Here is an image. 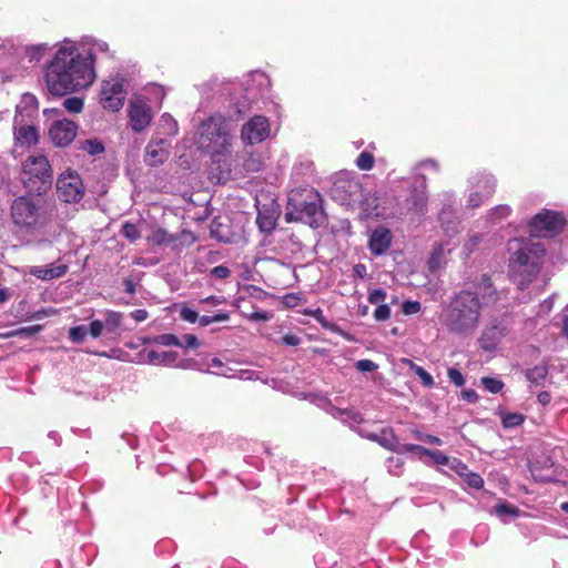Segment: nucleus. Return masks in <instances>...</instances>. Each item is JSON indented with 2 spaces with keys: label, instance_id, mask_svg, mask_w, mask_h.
<instances>
[{
  "label": "nucleus",
  "instance_id": "61",
  "mask_svg": "<svg viewBox=\"0 0 568 568\" xmlns=\"http://www.w3.org/2000/svg\"><path fill=\"white\" fill-rule=\"evenodd\" d=\"M103 327L104 324L102 322L93 321L88 327V334H90L93 338H97L101 335Z\"/></svg>",
  "mask_w": 568,
  "mask_h": 568
},
{
  "label": "nucleus",
  "instance_id": "47",
  "mask_svg": "<svg viewBox=\"0 0 568 568\" xmlns=\"http://www.w3.org/2000/svg\"><path fill=\"white\" fill-rule=\"evenodd\" d=\"M122 321V314L119 312H108L105 317V327L110 331H114L120 326Z\"/></svg>",
  "mask_w": 568,
  "mask_h": 568
},
{
  "label": "nucleus",
  "instance_id": "38",
  "mask_svg": "<svg viewBox=\"0 0 568 568\" xmlns=\"http://www.w3.org/2000/svg\"><path fill=\"white\" fill-rule=\"evenodd\" d=\"M207 371L216 375L233 377V375L230 373L231 369L226 367L217 357H214L207 364Z\"/></svg>",
  "mask_w": 568,
  "mask_h": 568
},
{
  "label": "nucleus",
  "instance_id": "22",
  "mask_svg": "<svg viewBox=\"0 0 568 568\" xmlns=\"http://www.w3.org/2000/svg\"><path fill=\"white\" fill-rule=\"evenodd\" d=\"M505 336V327L493 325L487 327L479 339L481 348L493 351Z\"/></svg>",
  "mask_w": 568,
  "mask_h": 568
},
{
  "label": "nucleus",
  "instance_id": "34",
  "mask_svg": "<svg viewBox=\"0 0 568 568\" xmlns=\"http://www.w3.org/2000/svg\"><path fill=\"white\" fill-rule=\"evenodd\" d=\"M79 148L93 156L102 154L105 150L103 143L98 139H88L80 141Z\"/></svg>",
  "mask_w": 568,
  "mask_h": 568
},
{
  "label": "nucleus",
  "instance_id": "1",
  "mask_svg": "<svg viewBox=\"0 0 568 568\" xmlns=\"http://www.w3.org/2000/svg\"><path fill=\"white\" fill-rule=\"evenodd\" d=\"M53 49L43 68V81L50 94L63 97L87 89L95 81L93 58L81 53L75 41L65 38Z\"/></svg>",
  "mask_w": 568,
  "mask_h": 568
},
{
  "label": "nucleus",
  "instance_id": "52",
  "mask_svg": "<svg viewBox=\"0 0 568 568\" xmlns=\"http://www.w3.org/2000/svg\"><path fill=\"white\" fill-rule=\"evenodd\" d=\"M403 464H404V462H403L402 457H399V456L389 457L387 459V468H388L389 473H392L393 475H396V476H398L400 474Z\"/></svg>",
  "mask_w": 568,
  "mask_h": 568
},
{
  "label": "nucleus",
  "instance_id": "36",
  "mask_svg": "<svg viewBox=\"0 0 568 568\" xmlns=\"http://www.w3.org/2000/svg\"><path fill=\"white\" fill-rule=\"evenodd\" d=\"M415 174L424 178V172H439V164L433 159H426L420 161L414 169Z\"/></svg>",
  "mask_w": 568,
  "mask_h": 568
},
{
  "label": "nucleus",
  "instance_id": "23",
  "mask_svg": "<svg viewBox=\"0 0 568 568\" xmlns=\"http://www.w3.org/2000/svg\"><path fill=\"white\" fill-rule=\"evenodd\" d=\"M68 267L65 265L55 266H33L30 270V274L37 278L49 281L59 278L67 273Z\"/></svg>",
  "mask_w": 568,
  "mask_h": 568
},
{
  "label": "nucleus",
  "instance_id": "29",
  "mask_svg": "<svg viewBox=\"0 0 568 568\" xmlns=\"http://www.w3.org/2000/svg\"><path fill=\"white\" fill-rule=\"evenodd\" d=\"M256 222L258 227L263 232H270L275 227L276 224V213L274 210H266L263 212L258 209Z\"/></svg>",
  "mask_w": 568,
  "mask_h": 568
},
{
  "label": "nucleus",
  "instance_id": "33",
  "mask_svg": "<svg viewBox=\"0 0 568 568\" xmlns=\"http://www.w3.org/2000/svg\"><path fill=\"white\" fill-rule=\"evenodd\" d=\"M244 302H245V300L243 297H237L235 301V306L237 307V310L241 312V314L243 316L247 317L251 321H255V322H267L271 318L270 313H267L265 311H255L252 313H246L242 308L243 307L242 304Z\"/></svg>",
  "mask_w": 568,
  "mask_h": 568
},
{
  "label": "nucleus",
  "instance_id": "20",
  "mask_svg": "<svg viewBox=\"0 0 568 568\" xmlns=\"http://www.w3.org/2000/svg\"><path fill=\"white\" fill-rule=\"evenodd\" d=\"M393 235L385 226L376 227L369 236L368 248L373 255L379 256L387 252L392 244Z\"/></svg>",
  "mask_w": 568,
  "mask_h": 568
},
{
  "label": "nucleus",
  "instance_id": "44",
  "mask_svg": "<svg viewBox=\"0 0 568 568\" xmlns=\"http://www.w3.org/2000/svg\"><path fill=\"white\" fill-rule=\"evenodd\" d=\"M88 335V327L84 325L71 327L69 331V338L73 343H82Z\"/></svg>",
  "mask_w": 568,
  "mask_h": 568
},
{
  "label": "nucleus",
  "instance_id": "37",
  "mask_svg": "<svg viewBox=\"0 0 568 568\" xmlns=\"http://www.w3.org/2000/svg\"><path fill=\"white\" fill-rule=\"evenodd\" d=\"M161 125L164 132L169 135H176L179 133V124L176 120L169 113L162 114Z\"/></svg>",
  "mask_w": 568,
  "mask_h": 568
},
{
  "label": "nucleus",
  "instance_id": "2",
  "mask_svg": "<svg viewBox=\"0 0 568 568\" xmlns=\"http://www.w3.org/2000/svg\"><path fill=\"white\" fill-rule=\"evenodd\" d=\"M194 143L200 151L210 156L217 165V182H225L232 176L233 131L229 122L220 114L203 120L194 133Z\"/></svg>",
  "mask_w": 568,
  "mask_h": 568
},
{
  "label": "nucleus",
  "instance_id": "41",
  "mask_svg": "<svg viewBox=\"0 0 568 568\" xmlns=\"http://www.w3.org/2000/svg\"><path fill=\"white\" fill-rule=\"evenodd\" d=\"M122 234L124 237H126L130 242H134L138 239H140V230L139 227L130 222H125L122 225Z\"/></svg>",
  "mask_w": 568,
  "mask_h": 568
},
{
  "label": "nucleus",
  "instance_id": "11",
  "mask_svg": "<svg viewBox=\"0 0 568 568\" xmlns=\"http://www.w3.org/2000/svg\"><path fill=\"white\" fill-rule=\"evenodd\" d=\"M125 100V90L123 79L113 78L102 82L100 92V103L104 109L113 112L119 111Z\"/></svg>",
  "mask_w": 568,
  "mask_h": 568
},
{
  "label": "nucleus",
  "instance_id": "60",
  "mask_svg": "<svg viewBox=\"0 0 568 568\" xmlns=\"http://www.w3.org/2000/svg\"><path fill=\"white\" fill-rule=\"evenodd\" d=\"M180 315L184 321L189 323H195L196 320L199 318V314L194 310L189 307H183L180 312Z\"/></svg>",
  "mask_w": 568,
  "mask_h": 568
},
{
  "label": "nucleus",
  "instance_id": "10",
  "mask_svg": "<svg viewBox=\"0 0 568 568\" xmlns=\"http://www.w3.org/2000/svg\"><path fill=\"white\" fill-rule=\"evenodd\" d=\"M59 197L65 203H78L84 196V184L74 170L68 169L60 174L57 181Z\"/></svg>",
  "mask_w": 568,
  "mask_h": 568
},
{
  "label": "nucleus",
  "instance_id": "53",
  "mask_svg": "<svg viewBox=\"0 0 568 568\" xmlns=\"http://www.w3.org/2000/svg\"><path fill=\"white\" fill-rule=\"evenodd\" d=\"M155 343L162 346H178L180 339L173 334H162L155 338Z\"/></svg>",
  "mask_w": 568,
  "mask_h": 568
},
{
  "label": "nucleus",
  "instance_id": "63",
  "mask_svg": "<svg viewBox=\"0 0 568 568\" xmlns=\"http://www.w3.org/2000/svg\"><path fill=\"white\" fill-rule=\"evenodd\" d=\"M41 329H42L41 325H32V326L20 328L17 332V334L21 335V336L29 337V336H33V335L38 334Z\"/></svg>",
  "mask_w": 568,
  "mask_h": 568
},
{
  "label": "nucleus",
  "instance_id": "56",
  "mask_svg": "<svg viewBox=\"0 0 568 568\" xmlns=\"http://www.w3.org/2000/svg\"><path fill=\"white\" fill-rule=\"evenodd\" d=\"M183 348H195L199 346V342L195 335L185 334L182 339H180V344L178 345Z\"/></svg>",
  "mask_w": 568,
  "mask_h": 568
},
{
  "label": "nucleus",
  "instance_id": "9",
  "mask_svg": "<svg viewBox=\"0 0 568 568\" xmlns=\"http://www.w3.org/2000/svg\"><path fill=\"white\" fill-rule=\"evenodd\" d=\"M565 225L564 216L551 210L537 213L529 223V232L536 237H548L559 233Z\"/></svg>",
  "mask_w": 568,
  "mask_h": 568
},
{
  "label": "nucleus",
  "instance_id": "6",
  "mask_svg": "<svg viewBox=\"0 0 568 568\" xmlns=\"http://www.w3.org/2000/svg\"><path fill=\"white\" fill-rule=\"evenodd\" d=\"M323 216L320 193L310 186L295 187L288 192L285 219L317 226Z\"/></svg>",
  "mask_w": 568,
  "mask_h": 568
},
{
  "label": "nucleus",
  "instance_id": "45",
  "mask_svg": "<svg viewBox=\"0 0 568 568\" xmlns=\"http://www.w3.org/2000/svg\"><path fill=\"white\" fill-rule=\"evenodd\" d=\"M356 164L361 170L368 171L374 166V158L368 152H362L356 160Z\"/></svg>",
  "mask_w": 568,
  "mask_h": 568
},
{
  "label": "nucleus",
  "instance_id": "15",
  "mask_svg": "<svg viewBox=\"0 0 568 568\" xmlns=\"http://www.w3.org/2000/svg\"><path fill=\"white\" fill-rule=\"evenodd\" d=\"M149 243L153 245L168 244L172 248L178 250L182 245H189L194 242V236L191 232H181L178 235L169 234L164 229L156 227L146 236Z\"/></svg>",
  "mask_w": 568,
  "mask_h": 568
},
{
  "label": "nucleus",
  "instance_id": "49",
  "mask_svg": "<svg viewBox=\"0 0 568 568\" xmlns=\"http://www.w3.org/2000/svg\"><path fill=\"white\" fill-rule=\"evenodd\" d=\"M495 511L499 517H505V516L515 517L518 515L519 509L516 507H513L510 505H507V504H498L495 506Z\"/></svg>",
  "mask_w": 568,
  "mask_h": 568
},
{
  "label": "nucleus",
  "instance_id": "16",
  "mask_svg": "<svg viewBox=\"0 0 568 568\" xmlns=\"http://www.w3.org/2000/svg\"><path fill=\"white\" fill-rule=\"evenodd\" d=\"M143 359L146 363L156 366H175L183 369L193 367V363L191 361H182L178 363V354L175 352L162 348L145 351Z\"/></svg>",
  "mask_w": 568,
  "mask_h": 568
},
{
  "label": "nucleus",
  "instance_id": "18",
  "mask_svg": "<svg viewBox=\"0 0 568 568\" xmlns=\"http://www.w3.org/2000/svg\"><path fill=\"white\" fill-rule=\"evenodd\" d=\"M13 136L16 146L30 148L37 144L39 132L33 122H14Z\"/></svg>",
  "mask_w": 568,
  "mask_h": 568
},
{
  "label": "nucleus",
  "instance_id": "24",
  "mask_svg": "<svg viewBox=\"0 0 568 568\" xmlns=\"http://www.w3.org/2000/svg\"><path fill=\"white\" fill-rule=\"evenodd\" d=\"M453 463H456L457 473L464 478L465 483L475 489H480L484 486V479L480 475L469 471L467 466L458 462L457 459H453Z\"/></svg>",
  "mask_w": 568,
  "mask_h": 568
},
{
  "label": "nucleus",
  "instance_id": "48",
  "mask_svg": "<svg viewBox=\"0 0 568 568\" xmlns=\"http://www.w3.org/2000/svg\"><path fill=\"white\" fill-rule=\"evenodd\" d=\"M412 369L414 373L420 378L422 383L427 386L432 387L434 385V378L432 375L426 372L422 366H417L415 364L412 365Z\"/></svg>",
  "mask_w": 568,
  "mask_h": 568
},
{
  "label": "nucleus",
  "instance_id": "30",
  "mask_svg": "<svg viewBox=\"0 0 568 568\" xmlns=\"http://www.w3.org/2000/svg\"><path fill=\"white\" fill-rule=\"evenodd\" d=\"M511 213L509 205L500 204L488 211L486 219L491 225L498 224L506 220Z\"/></svg>",
  "mask_w": 568,
  "mask_h": 568
},
{
  "label": "nucleus",
  "instance_id": "5",
  "mask_svg": "<svg viewBox=\"0 0 568 568\" xmlns=\"http://www.w3.org/2000/svg\"><path fill=\"white\" fill-rule=\"evenodd\" d=\"M333 196L342 205L349 209L358 207L366 217L387 219L390 212L385 206L386 199L376 193H365L357 180L341 182L333 190Z\"/></svg>",
  "mask_w": 568,
  "mask_h": 568
},
{
  "label": "nucleus",
  "instance_id": "51",
  "mask_svg": "<svg viewBox=\"0 0 568 568\" xmlns=\"http://www.w3.org/2000/svg\"><path fill=\"white\" fill-rule=\"evenodd\" d=\"M422 310V304L418 301H405L402 304V312L405 315H414L419 313Z\"/></svg>",
  "mask_w": 568,
  "mask_h": 568
},
{
  "label": "nucleus",
  "instance_id": "40",
  "mask_svg": "<svg viewBox=\"0 0 568 568\" xmlns=\"http://www.w3.org/2000/svg\"><path fill=\"white\" fill-rule=\"evenodd\" d=\"M524 422V416L519 413H507L503 416V426L505 428H514Z\"/></svg>",
  "mask_w": 568,
  "mask_h": 568
},
{
  "label": "nucleus",
  "instance_id": "64",
  "mask_svg": "<svg viewBox=\"0 0 568 568\" xmlns=\"http://www.w3.org/2000/svg\"><path fill=\"white\" fill-rule=\"evenodd\" d=\"M230 270L226 266L219 265L212 268L211 274L216 278H226L230 276Z\"/></svg>",
  "mask_w": 568,
  "mask_h": 568
},
{
  "label": "nucleus",
  "instance_id": "32",
  "mask_svg": "<svg viewBox=\"0 0 568 568\" xmlns=\"http://www.w3.org/2000/svg\"><path fill=\"white\" fill-rule=\"evenodd\" d=\"M446 251L443 245L436 246L427 262L430 272H436L445 262Z\"/></svg>",
  "mask_w": 568,
  "mask_h": 568
},
{
  "label": "nucleus",
  "instance_id": "31",
  "mask_svg": "<svg viewBox=\"0 0 568 568\" xmlns=\"http://www.w3.org/2000/svg\"><path fill=\"white\" fill-rule=\"evenodd\" d=\"M81 53L83 54H90L93 58V69L95 70V60L98 54L100 53H108L109 52V44L102 40H94L89 48L80 47Z\"/></svg>",
  "mask_w": 568,
  "mask_h": 568
},
{
  "label": "nucleus",
  "instance_id": "58",
  "mask_svg": "<svg viewBox=\"0 0 568 568\" xmlns=\"http://www.w3.org/2000/svg\"><path fill=\"white\" fill-rule=\"evenodd\" d=\"M427 450H428L427 448L419 446V445L400 444L398 452H412V453H416V454L426 455Z\"/></svg>",
  "mask_w": 568,
  "mask_h": 568
},
{
  "label": "nucleus",
  "instance_id": "27",
  "mask_svg": "<svg viewBox=\"0 0 568 568\" xmlns=\"http://www.w3.org/2000/svg\"><path fill=\"white\" fill-rule=\"evenodd\" d=\"M374 440H377L382 446H384L387 449L397 452L399 450L400 443L399 440L394 436L392 429L384 428L379 435L372 436Z\"/></svg>",
  "mask_w": 568,
  "mask_h": 568
},
{
  "label": "nucleus",
  "instance_id": "17",
  "mask_svg": "<svg viewBox=\"0 0 568 568\" xmlns=\"http://www.w3.org/2000/svg\"><path fill=\"white\" fill-rule=\"evenodd\" d=\"M129 120L134 132L143 131L152 120L150 106L142 100L132 101L129 105Z\"/></svg>",
  "mask_w": 568,
  "mask_h": 568
},
{
  "label": "nucleus",
  "instance_id": "50",
  "mask_svg": "<svg viewBox=\"0 0 568 568\" xmlns=\"http://www.w3.org/2000/svg\"><path fill=\"white\" fill-rule=\"evenodd\" d=\"M373 316L377 322L387 321L390 317L389 306L385 303L377 305L376 310L374 311Z\"/></svg>",
  "mask_w": 568,
  "mask_h": 568
},
{
  "label": "nucleus",
  "instance_id": "43",
  "mask_svg": "<svg viewBox=\"0 0 568 568\" xmlns=\"http://www.w3.org/2000/svg\"><path fill=\"white\" fill-rule=\"evenodd\" d=\"M481 384L484 385L485 389L493 394L499 393L504 387V383L494 377H483Z\"/></svg>",
  "mask_w": 568,
  "mask_h": 568
},
{
  "label": "nucleus",
  "instance_id": "28",
  "mask_svg": "<svg viewBox=\"0 0 568 568\" xmlns=\"http://www.w3.org/2000/svg\"><path fill=\"white\" fill-rule=\"evenodd\" d=\"M313 172V163L308 160L296 162L292 169L294 182H304Z\"/></svg>",
  "mask_w": 568,
  "mask_h": 568
},
{
  "label": "nucleus",
  "instance_id": "8",
  "mask_svg": "<svg viewBox=\"0 0 568 568\" xmlns=\"http://www.w3.org/2000/svg\"><path fill=\"white\" fill-rule=\"evenodd\" d=\"M496 179L493 174L477 172L468 179V195L466 209H477L484 204L495 192Z\"/></svg>",
  "mask_w": 568,
  "mask_h": 568
},
{
  "label": "nucleus",
  "instance_id": "7",
  "mask_svg": "<svg viewBox=\"0 0 568 568\" xmlns=\"http://www.w3.org/2000/svg\"><path fill=\"white\" fill-rule=\"evenodd\" d=\"M10 219L14 227L23 234L33 235L48 224V215L40 200L19 196L10 206Z\"/></svg>",
  "mask_w": 568,
  "mask_h": 568
},
{
  "label": "nucleus",
  "instance_id": "21",
  "mask_svg": "<svg viewBox=\"0 0 568 568\" xmlns=\"http://www.w3.org/2000/svg\"><path fill=\"white\" fill-rule=\"evenodd\" d=\"M170 155V144L166 140L151 141L146 145L144 161L150 166L162 164Z\"/></svg>",
  "mask_w": 568,
  "mask_h": 568
},
{
  "label": "nucleus",
  "instance_id": "26",
  "mask_svg": "<svg viewBox=\"0 0 568 568\" xmlns=\"http://www.w3.org/2000/svg\"><path fill=\"white\" fill-rule=\"evenodd\" d=\"M263 168V160L262 156L257 153H250L247 159L243 163V169L237 170L236 168L232 169V174L240 175L243 172L252 173V172H258Z\"/></svg>",
  "mask_w": 568,
  "mask_h": 568
},
{
  "label": "nucleus",
  "instance_id": "55",
  "mask_svg": "<svg viewBox=\"0 0 568 568\" xmlns=\"http://www.w3.org/2000/svg\"><path fill=\"white\" fill-rule=\"evenodd\" d=\"M447 375H448L449 381L454 385L460 387L465 384V378H464L463 374L460 373V371H458L457 368H455V367L448 368Z\"/></svg>",
  "mask_w": 568,
  "mask_h": 568
},
{
  "label": "nucleus",
  "instance_id": "57",
  "mask_svg": "<svg viewBox=\"0 0 568 568\" xmlns=\"http://www.w3.org/2000/svg\"><path fill=\"white\" fill-rule=\"evenodd\" d=\"M301 301H302V295L297 294V293L286 294L283 297V303L287 307H295V306L300 305Z\"/></svg>",
  "mask_w": 568,
  "mask_h": 568
},
{
  "label": "nucleus",
  "instance_id": "59",
  "mask_svg": "<svg viewBox=\"0 0 568 568\" xmlns=\"http://www.w3.org/2000/svg\"><path fill=\"white\" fill-rule=\"evenodd\" d=\"M377 367V364L371 359H361L356 363V368L361 372H373Z\"/></svg>",
  "mask_w": 568,
  "mask_h": 568
},
{
  "label": "nucleus",
  "instance_id": "39",
  "mask_svg": "<svg viewBox=\"0 0 568 568\" xmlns=\"http://www.w3.org/2000/svg\"><path fill=\"white\" fill-rule=\"evenodd\" d=\"M426 456H429L438 465L450 466L452 468L456 469V463H453L448 456L439 450L428 449Z\"/></svg>",
  "mask_w": 568,
  "mask_h": 568
},
{
  "label": "nucleus",
  "instance_id": "35",
  "mask_svg": "<svg viewBox=\"0 0 568 568\" xmlns=\"http://www.w3.org/2000/svg\"><path fill=\"white\" fill-rule=\"evenodd\" d=\"M548 374V368L546 365L540 364L536 365L535 367L530 368L526 373V377L529 382L534 384H539L541 381L546 378Z\"/></svg>",
  "mask_w": 568,
  "mask_h": 568
},
{
  "label": "nucleus",
  "instance_id": "19",
  "mask_svg": "<svg viewBox=\"0 0 568 568\" xmlns=\"http://www.w3.org/2000/svg\"><path fill=\"white\" fill-rule=\"evenodd\" d=\"M39 103L36 95L24 93L16 106L14 122H33L38 115Z\"/></svg>",
  "mask_w": 568,
  "mask_h": 568
},
{
  "label": "nucleus",
  "instance_id": "42",
  "mask_svg": "<svg viewBox=\"0 0 568 568\" xmlns=\"http://www.w3.org/2000/svg\"><path fill=\"white\" fill-rule=\"evenodd\" d=\"M63 106L71 113H80L83 109V100L78 97H71L63 101Z\"/></svg>",
  "mask_w": 568,
  "mask_h": 568
},
{
  "label": "nucleus",
  "instance_id": "54",
  "mask_svg": "<svg viewBox=\"0 0 568 568\" xmlns=\"http://www.w3.org/2000/svg\"><path fill=\"white\" fill-rule=\"evenodd\" d=\"M332 414L335 417L346 416L347 418H351L355 423H361L363 420L362 415L359 413H357V412L341 410L338 408H333Z\"/></svg>",
  "mask_w": 568,
  "mask_h": 568
},
{
  "label": "nucleus",
  "instance_id": "12",
  "mask_svg": "<svg viewBox=\"0 0 568 568\" xmlns=\"http://www.w3.org/2000/svg\"><path fill=\"white\" fill-rule=\"evenodd\" d=\"M271 135V125L266 116L254 115L246 121L241 130V140L246 145L262 143Z\"/></svg>",
  "mask_w": 568,
  "mask_h": 568
},
{
  "label": "nucleus",
  "instance_id": "14",
  "mask_svg": "<svg viewBox=\"0 0 568 568\" xmlns=\"http://www.w3.org/2000/svg\"><path fill=\"white\" fill-rule=\"evenodd\" d=\"M78 124L68 119H57L49 128L51 142L59 148L69 145L77 136Z\"/></svg>",
  "mask_w": 568,
  "mask_h": 568
},
{
  "label": "nucleus",
  "instance_id": "4",
  "mask_svg": "<svg viewBox=\"0 0 568 568\" xmlns=\"http://www.w3.org/2000/svg\"><path fill=\"white\" fill-rule=\"evenodd\" d=\"M509 275L519 290H525L537 277L545 248L539 242L528 239H511L507 244Z\"/></svg>",
  "mask_w": 568,
  "mask_h": 568
},
{
  "label": "nucleus",
  "instance_id": "46",
  "mask_svg": "<svg viewBox=\"0 0 568 568\" xmlns=\"http://www.w3.org/2000/svg\"><path fill=\"white\" fill-rule=\"evenodd\" d=\"M386 292L382 288H374L368 291L367 300L371 304L379 305L384 304L386 300Z\"/></svg>",
  "mask_w": 568,
  "mask_h": 568
},
{
  "label": "nucleus",
  "instance_id": "25",
  "mask_svg": "<svg viewBox=\"0 0 568 568\" xmlns=\"http://www.w3.org/2000/svg\"><path fill=\"white\" fill-rule=\"evenodd\" d=\"M50 49L49 43L28 44L24 47V58L30 63H38L47 55Z\"/></svg>",
  "mask_w": 568,
  "mask_h": 568
},
{
  "label": "nucleus",
  "instance_id": "62",
  "mask_svg": "<svg viewBox=\"0 0 568 568\" xmlns=\"http://www.w3.org/2000/svg\"><path fill=\"white\" fill-rule=\"evenodd\" d=\"M416 438L420 442H424V443H428V444H433V445H442L443 442L439 437H436V436H433V435H428V434H423V433H416Z\"/></svg>",
  "mask_w": 568,
  "mask_h": 568
},
{
  "label": "nucleus",
  "instance_id": "13",
  "mask_svg": "<svg viewBox=\"0 0 568 568\" xmlns=\"http://www.w3.org/2000/svg\"><path fill=\"white\" fill-rule=\"evenodd\" d=\"M22 173L23 176H28L29 181L47 183L51 179V166L44 155H30L23 162Z\"/></svg>",
  "mask_w": 568,
  "mask_h": 568
},
{
  "label": "nucleus",
  "instance_id": "3",
  "mask_svg": "<svg viewBox=\"0 0 568 568\" xmlns=\"http://www.w3.org/2000/svg\"><path fill=\"white\" fill-rule=\"evenodd\" d=\"M478 290V293L462 291L452 301L444 318V324L450 333L468 336L478 327L481 310L478 294L485 302L493 301L495 294L490 278L486 274L481 276Z\"/></svg>",
  "mask_w": 568,
  "mask_h": 568
}]
</instances>
